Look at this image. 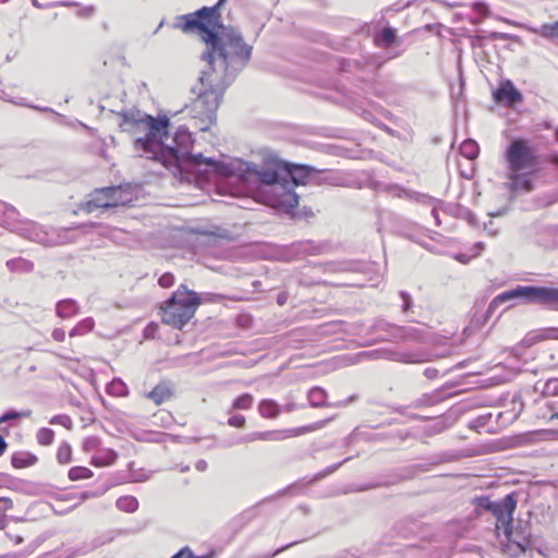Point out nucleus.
Returning <instances> with one entry per match:
<instances>
[{"label":"nucleus","mask_w":558,"mask_h":558,"mask_svg":"<svg viewBox=\"0 0 558 558\" xmlns=\"http://www.w3.org/2000/svg\"><path fill=\"white\" fill-rule=\"evenodd\" d=\"M241 163L236 165L234 179L244 185L257 184L269 187L270 195L266 203L274 208L283 209L287 214L294 216V209L299 204V195L293 191L291 183L283 175L282 161H274L266 167H258L252 162L238 158Z\"/></svg>","instance_id":"nucleus-2"},{"label":"nucleus","mask_w":558,"mask_h":558,"mask_svg":"<svg viewBox=\"0 0 558 558\" xmlns=\"http://www.w3.org/2000/svg\"><path fill=\"white\" fill-rule=\"evenodd\" d=\"M258 412L265 418H275L281 412V407L271 399H264L258 404Z\"/></svg>","instance_id":"nucleus-24"},{"label":"nucleus","mask_w":558,"mask_h":558,"mask_svg":"<svg viewBox=\"0 0 558 558\" xmlns=\"http://www.w3.org/2000/svg\"><path fill=\"white\" fill-rule=\"evenodd\" d=\"M493 98L497 104L512 107L523 101L522 93L514 86L510 80H504L493 92Z\"/></svg>","instance_id":"nucleus-12"},{"label":"nucleus","mask_w":558,"mask_h":558,"mask_svg":"<svg viewBox=\"0 0 558 558\" xmlns=\"http://www.w3.org/2000/svg\"><path fill=\"white\" fill-rule=\"evenodd\" d=\"M147 397L153 400L156 404H161L166 400L172 397V390L169 384L161 383L157 385Z\"/></svg>","instance_id":"nucleus-22"},{"label":"nucleus","mask_w":558,"mask_h":558,"mask_svg":"<svg viewBox=\"0 0 558 558\" xmlns=\"http://www.w3.org/2000/svg\"><path fill=\"white\" fill-rule=\"evenodd\" d=\"M31 414H32L31 410H25V411L9 410L0 416V424L7 423V422H12V421L20 420V418H26V417H29Z\"/></svg>","instance_id":"nucleus-37"},{"label":"nucleus","mask_w":558,"mask_h":558,"mask_svg":"<svg viewBox=\"0 0 558 558\" xmlns=\"http://www.w3.org/2000/svg\"><path fill=\"white\" fill-rule=\"evenodd\" d=\"M255 434V440H264V441H270V440H278L279 433L275 430H266V432H254Z\"/></svg>","instance_id":"nucleus-41"},{"label":"nucleus","mask_w":558,"mask_h":558,"mask_svg":"<svg viewBox=\"0 0 558 558\" xmlns=\"http://www.w3.org/2000/svg\"><path fill=\"white\" fill-rule=\"evenodd\" d=\"M253 401H254V398L252 395L243 393L234 399V401L232 402V408H231L230 412L233 410H248L252 408Z\"/></svg>","instance_id":"nucleus-35"},{"label":"nucleus","mask_w":558,"mask_h":558,"mask_svg":"<svg viewBox=\"0 0 558 558\" xmlns=\"http://www.w3.org/2000/svg\"><path fill=\"white\" fill-rule=\"evenodd\" d=\"M434 354L425 350H399L389 353V359L395 362L417 364L432 361Z\"/></svg>","instance_id":"nucleus-14"},{"label":"nucleus","mask_w":558,"mask_h":558,"mask_svg":"<svg viewBox=\"0 0 558 558\" xmlns=\"http://www.w3.org/2000/svg\"><path fill=\"white\" fill-rule=\"evenodd\" d=\"M51 337L58 342H63L65 340V331L61 328H56L52 330Z\"/></svg>","instance_id":"nucleus-53"},{"label":"nucleus","mask_w":558,"mask_h":558,"mask_svg":"<svg viewBox=\"0 0 558 558\" xmlns=\"http://www.w3.org/2000/svg\"><path fill=\"white\" fill-rule=\"evenodd\" d=\"M49 423L52 425H61L69 430H71L73 428L72 418L66 414L54 415L50 418Z\"/></svg>","instance_id":"nucleus-40"},{"label":"nucleus","mask_w":558,"mask_h":558,"mask_svg":"<svg viewBox=\"0 0 558 558\" xmlns=\"http://www.w3.org/2000/svg\"><path fill=\"white\" fill-rule=\"evenodd\" d=\"M226 2L218 0L213 7L178 15L172 24L184 34L198 32L206 44L202 60L207 63V69L191 88L196 98L184 107L192 118L199 120L201 131H207L216 121L226 89L252 58L253 47L244 41L241 33L221 23L220 8Z\"/></svg>","instance_id":"nucleus-1"},{"label":"nucleus","mask_w":558,"mask_h":558,"mask_svg":"<svg viewBox=\"0 0 558 558\" xmlns=\"http://www.w3.org/2000/svg\"><path fill=\"white\" fill-rule=\"evenodd\" d=\"M171 558H207V556H195L189 547H184Z\"/></svg>","instance_id":"nucleus-47"},{"label":"nucleus","mask_w":558,"mask_h":558,"mask_svg":"<svg viewBox=\"0 0 558 558\" xmlns=\"http://www.w3.org/2000/svg\"><path fill=\"white\" fill-rule=\"evenodd\" d=\"M506 211H507V209H506V208H502V209L497 210V211H495V213H489V216H492V217H500V216L505 215V214H506Z\"/></svg>","instance_id":"nucleus-63"},{"label":"nucleus","mask_w":558,"mask_h":558,"mask_svg":"<svg viewBox=\"0 0 558 558\" xmlns=\"http://www.w3.org/2000/svg\"><path fill=\"white\" fill-rule=\"evenodd\" d=\"M506 156L510 172H521L535 166V157L524 140L512 141Z\"/></svg>","instance_id":"nucleus-10"},{"label":"nucleus","mask_w":558,"mask_h":558,"mask_svg":"<svg viewBox=\"0 0 558 558\" xmlns=\"http://www.w3.org/2000/svg\"><path fill=\"white\" fill-rule=\"evenodd\" d=\"M236 165L241 163L238 158L230 161H220L214 158H206L202 154H194L178 165V170L171 169L170 172L180 181L201 183L214 179H232L236 170ZM239 170V167H238Z\"/></svg>","instance_id":"nucleus-3"},{"label":"nucleus","mask_w":558,"mask_h":558,"mask_svg":"<svg viewBox=\"0 0 558 558\" xmlns=\"http://www.w3.org/2000/svg\"><path fill=\"white\" fill-rule=\"evenodd\" d=\"M282 170L287 177H290L293 185L307 184L315 180L316 172H318V169L312 166L289 162L282 163Z\"/></svg>","instance_id":"nucleus-13"},{"label":"nucleus","mask_w":558,"mask_h":558,"mask_svg":"<svg viewBox=\"0 0 558 558\" xmlns=\"http://www.w3.org/2000/svg\"><path fill=\"white\" fill-rule=\"evenodd\" d=\"M399 295L403 301L402 312L409 313L413 307V301H412L411 295L407 291H400Z\"/></svg>","instance_id":"nucleus-44"},{"label":"nucleus","mask_w":558,"mask_h":558,"mask_svg":"<svg viewBox=\"0 0 558 558\" xmlns=\"http://www.w3.org/2000/svg\"><path fill=\"white\" fill-rule=\"evenodd\" d=\"M532 31L536 34H539L542 37L558 43V21L553 24H544L538 29L533 28Z\"/></svg>","instance_id":"nucleus-34"},{"label":"nucleus","mask_w":558,"mask_h":558,"mask_svg":"<svg viewBox=\"0 0 558 558\" xmlns=\"http://www.w3.org/2000/svg\"><path fill=\"white\" fill-rule=\"evenodd\" d=\"M5 265L13 272H31L34 269L33 262L23 257L9 259Z\"/></svg>","instance_id":"nucleus-27"},{"label":"nucleus","mask_w":558,"mask_h":558,"mask_svg":"<svg viewBox=\"0 0 558 558\" xmlns=\"http://www.w3.org/2000/svg\"><path fill=\"white\" fill-rule=\"evenodd\" d=\"M72 449L68 442H62L57 452L59 463L66 464L71 461Z\"/></svg>","instance_id":"nucleus-39"},{"label":"nucleus","mask_w":558,"mask_h":558,"mask_svg":"<svg viewBox=\"0 0 558 558\" xmlns=\"http://www.w3.org/2000/svg\"><path fill=\"white\" fill-rule=\"evenodd\" d=\"M438 369L435 368V367H427L425 368L424 371V375L426 376V378L428 379H434L438 376Z\"/></svg>","instance_id":"nucleus-55"},{"label":"nucleus","mask_w":558,"mask_h":558,"mask_svg":"<svg viewBox=\"0 0 558 558\" xmlns=\"http://www.w3.org/2000/svg\"><path fill=\"white\" fill-rule=\"evenodd\" d=\"M121 117L120 128L123 132L137 133L145 131L143 137L134 140V147L147 154L154 138L158 133H167L170 128V120L167 116L154 118L150 114L144 113L140 110H125L118 113Z\"/></svg>","instance_id":"nucleus-5"},{"label":"nucleus","mask_w":558,"mask_h":558,"mask_svg":"<svg viewBox=\"0 0 558 558\" xmlns=\"http://www.w3.org/2000/svg\"><path fill=\"white\" fill-rule=\"evenodd\" d=\"M3 99H5L7 101H10V102L16 104V105H19V106H25V102H23V101H22V100H23L22 98H20V99H17V100H14V99H11V98H9V97H7V96H3Z\"/></svg>","instance_id":"nucleus-61"},{"label":"nucleus","mask_w":558,"mask_h":558,"mask_svg":"<svg viewBox=\"0 0 558 558\" xmlns=\"http://www.w3.org/2000/svg\"><path fill=\"white\" fill-rule=\"evenodd\" d=\"M116 505L119 510L128 512V513H133L138 508V501L133 496L120 497V498H118Z\"/></svg>","instance_id":"nucleus-33"},{"label":"nucleus","mask_w":558,"mask_h":558,"mask_svg":"<svg viewBox=\"0 0 558 558\" xmlns=\"http://www.w3.org/2000/svg\"><path fill=\"white\" fill-rule=\"evenodd\" d=\"M93 475V471L85 466H73L69 470V478L71 481L87 480Z\"/></svg>","instance_id":"nucleus-36"},{"label":"nucleus","mask_w":558,"mask_h":558,"mask_svg":"<svg viewBox=\"0 0 558 558\" xmlns=\"http://www.w3.org/2000/svg\"><path fill=\"white\" fill-rule=\"evenodd\" d=\"M315 182L332 186H349L350 178L347 173L339 170H318Z\"/></svg>","instance_id":"nucleus-16"},{"label":"nucleus","mask_w":558,"mask_h":558,"mask_svg":"<svg viewBox=\"0 0 558 558\" xmlns=\"http://www.w3.org/2000/svg\"><path fill=\"white\" fill-rule=\"evenodd\" d=\"M107 392L114 397H125L129 395V388L122 379L113 378L107 386Z\"/></svg>","instance_id":"nucleus-32"},{"label":"nucleus","mask_w":558,"mask_h":558,"mask_svg":"<svg viewBox=\"0 0 558 558\" xmlns=\"http://www.w3.org/2000/svg\"><path fill=\"white\" fill-rule=\"evenodd\" d=\"M513 299H522L526 303L543 305L558 311V288L518 286L515 289L498 294L489 303L488 313H492L500 304Z\"/></svg>","instance_id":"nucleus-8"},{"label":"nucleus","mask_w":558,"mask_h":558,"mask_svg":"<svg viewBox=\"0 0 558 558\" xmlns=\"http://www.w3.org/2000/svg\"><path fill=\"white\" fill-rule=\"evenodd\" d=\"M7 536H8L11 541H13V543H14L15 545H20V544L23 542V537H22L21 535H16V536H14V535H12L11 533H7Z\"/></svg>","instance_id":"nucleus-58"},{"label":"nucleus","mask_w":558,"mask_h":558,"mask_svg":"<svg viewBox=\"0 0 558 558\" xmlns=\"http://www.w3.org/2000/svg\"><path fill=\"white\" fill-rule=\"evenodd\" d=\"M13 508V501L9 497H0V513L5 514L7 511Z\"/></svg>","instance_id":"nucleus-51"},{"label":"nucleus","mask_w":558,"mask_h":558,"mask_svg":"<svg viewBox=\"0 0 558 558\" xmlns=\"http://www.w3.org/2000/svg\"><path fill=\"white\" fill-rule=\"evenodd\" d=\"M8 445L2 435H0V457L4 453Z\"/></svg>","instance_id":"nucleus-59"},{"label":"nucleus","mask_w":558,"mask_h":558,"mask_svg":"<svg viewBox=\"0 0 558 558\" xmlns=\"http://www.w3.org/2000/svg\"><path fill=\"white\" fill-rule=\"evenodd\" d=\"M228 424L232 427H243L245 425V417L242 414H235L229 417Z\"/></svg>","instance_id":"nucleus-50"},{"label":"nucleus","mask_w":558,"mask_h":558,"mask_svg":"<svg viewBox=\"0 0 558 558\" xmlns=\"http://www.w3.org/2000/svg\"><path fill=\"white\" fill-rule=\"evenodd\" d=\"M100 446V439L98 437H88L83 442V449L85 451L96 450Z\"/></svg>","instance_id":"nucleus-45"},{"label":"nucleus","mask_w":558,"mask_h":558,"mask_svg":"<svg viewBox=\"0 0 558 558\" xmlns=\"http://www.w3.org/2000/svg\"><path fill=\"white\" fill-rule=\"evenodd\" d=\"M478 505L493 513L497 520V527H504L508 533L513 520V512L517 507V500L512 495H507L502 501H493L487 497H482Z\"/></svg>","instance_id":"nucleus-9"},{"label":"nucleus","mask_w":558,"mask_h":558,"mask_svg":"<svg viewBox=\"0 0 558 558\" xmlns=\"http://www.w3.org/2000/svg\"><path fill=\"white\" fill-rule=\"evenodd\" d=\"M95 322L92 317L80 320L69 332L70 337L83 336L94 329Z\"/></svg>","instance_id":"nucleus-31"},{"label":"nucleus","mask_w":558,"mask_h":558,"mask_svg":"<svg viewBox=\"0 0 558 558\" xmlns=\"http://www.w3.org/2000/svg\"><path fill=\"white\" fill-rule=\"evenodd\" d=\"M17 217L19 213L12 205L0 202V226L45 246H53L60 243L36 222L21 221Z\"/></svg>","instance_id":"nucleus-7"},{"label":"nucleus","mask_w":558,"mask_h":558,"mask_svg":"<svg viewBox=\"0 0 558 558\" xmlns=\"http://www.w3.org/2000/svg\"><path fill=\"white\" fill-rule=\"evenodd\" d=\"M472 8L475 12L483 16H487L489 14V8L485 2L476 1L472 4Z\"/></svg>","instance_id":"nucleus-49"},{"label":"nucleus","mask_w":558,"mask_h":558,"mask_svg":"<svg viewBox=\"0 0 558 558\" xmlns=\"http://www.w3.org/2000/svg\"><path fill=\"white\" fill-rule=\"evenodd\" d=\"M7 525V515L0 513V530H3Z\"/></svg>","instance_id":"nucleus-62"},{"label":"nucleus","mask_w":558,"mask_h":558,"mask_svg":"<svg viewBox=\"0 0 558 558\" xmlns=\"http://www.w3.org/2000/svg\"><path fill=\"white\" fill-rule=\"evenodd\" d=\"M438 205L439 204L432 205L433 208H432V211H430V215L433 216L436 226H440V218H439V214H438V209H437Z\"/></svg>","instance_id":"nucleus-56"},{"label":"nucleus","mask_w":558,"mask_h":558,"mask_svg":"<svg viewBox=\"0 0 558 558\" xmlns=\"http://www.w3.org/2000/svg\"><path fill=\"white\" fill-rule=\"evenodd\" d=\"M538 339H555L558 340V328H548L543 331Z\"/></svg>","instance_id":"nucleus-52"},{"label":"nucleus","mask_w":558,"mask_h":558,"mask_svg":"<svg viewBox=\"0 0 558 558\" xmlns=\"http://www.w3.org/2000/svg\"><path fill=\"white\" fill-rule=\"evenodd\" d=\"M12 465L16 469L32 466L37 462V457L31 452H16L11 458Z\"/></svg>","instance_id":"nucleus-26"},{"label":"nucleus","mask_w":558,"mask_h":558,"mask_svg":"<svg viewBox=\"0 0 558 558\" xmlns=\"http://www.w3.org/2000/svg\"><path fill=\"white\" fill-rule=\"evenodd\" d=\"M195 469L199 472H204L207 469V462L202 459L196 461Z\"/></svg>","instance_id":"nucleus-57"},{"label":"nucleus","mask_w":558,"mask_h":558,"mask_svg":"<svg viewBox=\"0 0 558 558\" xmlns=\"http://www.w3.org/2000/svg\"><path fill=\"white\" fill-rule=\"evenodd\" d=\"M37 441L43 446H49L53 442L54 432L51 428L43 427L37 432Z\"/></svg>","instance_id":"nucleus-38"},{"label":"nucleus","mask_w":558,"mask_h":558,"mask_svg":"<svg viewBox=\"0 0 558 558\" xmlns=\"http://www.w3.org/2000/svg\"><path fill=\"white\" fill-rule=\"evenodd\" d=\"M253 441H256L254 432L236 438L234 441L226 445L225 447H231L233 445L246 444V442H253Z\"/></svg>","instance_id":"nucleus-48"},{"label":"nucleus","mask_w":558,"mask_h":558,"mask_svg":"<svg viewBox=\"0 0 558 558\" xmlns=\"http://www.w3.org/2000/svg\"><path fill=\"white\" fill-rule=\"evenodd\" d=\"M351 459H352L351 457H348V458L343 459L342 461L327 468L319 476L322 477L326 474H330V473L335 472L339 466H341L343 463H345L347 461H349Z\"/></svg>","instance_id":"nucleus-54"},{"label":"nucleus","mask_w":558,"mask_h":558,"mask_svg":"<svg viewBox=\"0 0 558 558\" xmlns=\"http://www.w3.org/2000/svg\"><path fill=\"white\" fill-rule=\"evenodd\" d=\"M169 137V128L167 133H158L154 138V145L147 151V157L153 160L159 161L167 170H178L183 159H187L193 154L191 149L194 144L192 133L187 128L181 125L177 129L172 144H167L165 140Z\"/></svg>","instance_id":"nucleus-4"},{"label":"nucleus","mask_w":558,"mask_h":558,"mask_svg":"<svg viewBox=\"0 0 558 558\" xmlns=\"http://www.w3.org/2000/svg\"><path fill=\"white\" fill-rule=\"evenodd\" d=\"M158 283L162 288H170L174 283V276L171 272H165L159 277Z\"/></svg>","instance_id":"nucleus-46"},{"label":"nucleus","mask_w":558,"mask_h":558,"mask_svg":"<svg viewBox=\"0 0 558 558\" xmlns=\"http://www.w3.org/2000/svg\"><path fill=\"white\" fill-rule=\"evenodd\" d=\"M555 234L556 230L553 226L534 223L529 229L527 236L537 245L548 248L554 245Z\"/></svg>","instance_id":"nucleus-15"},{"label":"nucleus","mask_w":558,"mask_h":558,"mask_svg":"<svg viewBox=\"0 0 558 558\" xmlns=\"http://www.w3.org/2000/svg\"><path fill=\"white\" fill-rule=\"evenodd\" d=\"M110 191V198L113 207L130 206L133 202V195L129 187L122 185L107 186Z\"/></svg>","instance_id":"nucleus-19"},{"label":"nucleus","mask_w":558,"mask_h":558,"mask_svg":"<svg viewBox=\"0 0 558 558\" xmlns=\"http://www.w3.org/2000/svg\"><path fill=\"white\" fill-rule=\"evenodd\" d=\"M510 182L507 183L509 190L513 193H526L533 190V181L530 175L520 172L509 174Z\"/></svg>","instance_id":"nucleus-20"},{"label":"nucleus","mask_w":558,"mask_h":558,"mask_svg":"<svg viewBox=\"0 0 558 558\" xmlns=\"http://www.w3.org/2000/svg\"><path fill=\"white\" fill-rule=\"evenodd\" d=\"M78 305L72 299L61 300L57 303V315L63 319L71 318L78 313Z\"/></svg>","instance_id":"nucleus-21"},{"label":"nucleus","mask_w":558,"mask_h":558,"mask_svg":"<svg viewBox=\"0 0 558 558\" xmlns=\"http://www.w3.org/2000/svg\"><path fill=\"white\" fill-rule=\"evenodd\" d=\"M308 402L312 408L329 407L327 402V391L320 387H313L307 393Z\"/></svg>","instance_id":"nucleus-23"},{"label":"nucleus","mask_w":558,"mask_h":558,"mask_svg":"<svg viewBox=\"0 0 558 558\" xmlns=\"http://www.w3.org/2000/svg\"><path fill=\"white\" fill-rule=\"evenodd\" d=\"M118 454L112 449H104L92 458V464L95 466H108L116 462Z\"/></svg>","instance_id":"nucleus-25"},{"label":"nucleus","mask_w":558,"mask_h":558,"mask_svg":"<svg viewBox=\"0 0 558 558\" xmlns=\"http://www.w3.org/2000/svg\"><path fill=\"white\" fill-rule=\"evenodd\" d=\"M294 251L303 255H318L323 251L322 244H315L313 241H302L293 244Z\"/></svg>","instance_id":"nucleus-28"},{"label":"nucleus","mask_w":558,"mask_h":558,"mask_svg":"<svg viewBox=\"0 0 558 558\" xmlns=\"http://www.w3.org/2000/svg\"><path fill=\"white\" fill-rule=\"evenodd\" d=\"M544 395L557 396L558 395V378H550L545 383Z\"/></svg>","instance_id":"nucleus-42"},{"label":"nucleus","mask_w":558,"mask_h":558,"mask_svg":"<svg viewBox=\"0 0 558 558\" xmlns=\"http://www.w3.org/2000/svg\"><path fill=\"white\" fill-rule=\"evenodd\" d=\"M286 301H287V295L286 294L281 293V294L278 295L277 302H278L279 305H283L286 303Z\"/></svg>","instance_id":"nucleus-64"},{"label":"nucleus","mask_w":558,"mask_h":558,"mask_svg":"<svg viewBox=\"0 0 558 558\" xmlns=\"http://www.w3.org/2000/svg\"><path fill=\"white\" fill-rule=\"evenodd\" d=\"M331 418L323 420L299 428V434L310 433L323 428Z\"/></svg>","instance_id":"nucleus-43"},{"label":"nucleus","mask_w":558,"mask_h":558,"mask_svg":"<svg viewBox=\"0 0 558 558\" xmlns=\"http://www.w3.org/2000/svg\"><path fill=\"white\" fill-rule=\"evenodd\" d=\"M110 201V191L107 190V186L96 189L90 194V198L86 202L84 208L89 214L98 208L107 210L109 208H112V203Z\"/></svg>","instance_id":"nucleus-17"},{"label":"nucleus","mask_w":558,"mask_h":558,"mask_svg":"<svg viewBox=\"0 0 558 558\" xmlns=\"http://www.w3.org/2000/svg\"><path fill=\"white\" fill-rule=\"evenodd\" d=\"M379 328H389L390 336L395 340L400 341H414L426 343L433 341V336L425 325L420 326H397L384 323L378 326Z\"/></svg>","instance_id":"nucleus-11"},{"label":"nucleus","mask_w":558,"mask_h":558,"mask_svg":"<svg viewBox=\"0 0 558 558\" xmlns=\"http://www.w3.org/2000/svg\"><path fill=\"white\" fill-rule=\"evenodd\" d=\"M386 191L390 194H393L398 197H408L411 198L417 203L424 204V205H434V204H440L441 202L433 196H429L427 194H422L417 192L407 191L403 187L395 184H389L386 186Z\"/></svg>","instance_id":"nucleus-18"},{"label":"nucleus","mask_w":558,"mask_h":558,"mask_svg":"<svg viewBox=\"0 0 558 558\" xmlns=\"http://www.w3.org/2000/svg\"><path fill=\"white\" fill-rule=\"evenodd\" d=\"M34 549H35V547L27 548L26 550H24L20 554H16L15 557H26V556L31 555L34 551Z\"/></svg>","instance_id":"nucleus-60"},{"label":"nucleus","mask_w":558,"mask_h":558,"mask_svg":"<svg viewBox=\"0 0 558 558\" xmlns=\"http://www.w3.org/2000/svg\"><path fill=\"white\" fill-rule=\"evenodd\" d=\"M396 39V31L391 27H385L375 37V44L378 47H390Z\"/></svg>","instance_id":"nucleus-29"},{"label":"nucleus","mask_w":558,"mask_h":558,"mask_svg":"<svg viewBox=\"0 0 558 558\" xmlns=\"http://www.w3.org/2000/svg\"><path fill=\"white\" fill-rule=\"evenodd\" d=\"M199 304L198 294L181 284L160 306L161 322L175 329H182L193 318Z\"/></svg>","instance_id":"nucleus-6"},{"label":"nucleus","mask_w":558,"mask_h":558,"mask_svg":"<svg viewBox=\"0 0 558 558\" xmlns=\"http://www.w3.org/2000/svg\"><path fill=\"white\" fill-rule=\"evenodd\" d=\"M460 154L468 158L469 160H473L478 156L480 147L478 144L474 140H465L460 145Z\"/></svg>","instance_id":"nucleus-30"}]
</instances>
